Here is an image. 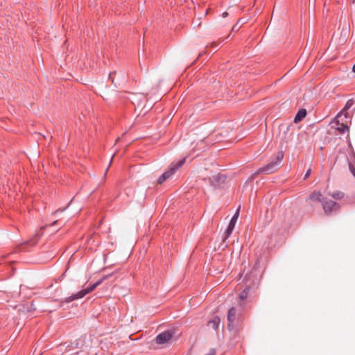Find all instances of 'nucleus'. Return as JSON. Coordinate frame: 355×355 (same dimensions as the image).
Returning <instances> with one entry per match:
<instances>
[{
    "instance_id": "f257e3e1",
    "label": "nucleus",
    "mask_w": 355,
    "mask_h": 355,
    "mask_svg": "<svg viewBox=\"0 0 355 355\" xmlns=\"http://www.w3.org/2000/svg\"><path fill=\"white\" fill-rule=\"evenodd\" d=\"M111 275H104L98 281H97L96 283L91 285L89 287H87L86 288H84L80 291H78L76 294H73L72 295L69 296V297H67L64 302L66 303L71 302L75 300L81 299L84 296H85L87 294L92 292L97 286L101 285L107 278H108Z\"/></svg>"
},
{
    "instance_id": "f03ea898",
    "label": "nucleus",
    "mask_w": 355,
    "mask_h": 355,
    "mask_svg": "<svg viewBox=\"0 0 355 355\" xmlns=\"http://www.w3.org/2000/svg\"><path fill=\"white\" fill-rule=\"evenodd\" d=\"M185 159H182L181 160H179L175 164H172L170 166V168L165 171L162 175L159 177L157 179V183L161 184L164 182H165L167 179H168L171 175H173L175 171L179 169L184 163Z\"/></svg>"
},
{
    "instance_id": "7ed1b4c3",
    "label": "nucleus",
    "mask_w": 355,
    "mask_h": 355,
    "mask_svg": "<svg viewBox=\"0 0 355 355\" xmlns=\"http://www.w3.org/2000/svg\"><path fill=\"white\" fill-rule=\"evenodd\" d=\"M322 205L323 210L327 215H331V214L338 211L340 208V205L338 202L332 200H327L325 198L322 201Z\"/></svg>"
},
{
    "instance_id": "20e7f679",
    "label": "nucleus",
    "mask_w": 355,
    "mask_h": 355,
    "mask_svg": "<svg viewBox=\"0 0 355 355\" xmlns=\"http://www.w3.org/2000/svg\"><path fill=\"white\" fill-rule=\"evenodd\" d=\"M278 164L277 162L272 161L271 162L268 163L263 167H261L259 168L257 172L254 173V175H258L260 173L263 174H270L273 172H275L278 168Z\"/></svg>"
},
{
    "instance_id": "39448f33",
    "label": "nucleus",
    "mask_w": 355,
    "mask_h": 355,
    "mask_svg": "<svg viewBox=\"0 0 355 355\" xmlns=\"http://www.w3.org/2000/svg\"><path fill=\"white\" fill-rule=\"evenodd\" d=\"M173 337V334L170 331H165L158 334L155 338V342L158 345H163L168 343Z\"/></svg>"
},
{
    "instance_id": "423d86ee",
    "label": "nucleus",
    "mask_w": 355,
    "mask_h": 355,
    "mask_svg": "<svg viewBox=\"0 0 355 355\" xmlns=\"http://www.w3.org/2000/svg\"><path fill=\"white\" fill-rule=\"evenodd\" d=\"M239 208L237 209L235 214L233 216V217L232 218V219L230 220V221L229 223V225L224 233L225 234L224 240H226L231 235V234L235 227V224H236V220L239 217Z\"/></svg>"
},
{
    "instance_id": "0eeeda50",
    "label": "nucleus",
    "mask_w": 355,
    "mask_h": 355,
    "mask_svg": "<svg viewBox=\"0 0 355 355\" xmlns=\"http://www.w3.org/2000/svg\"><path fill=\"white\" fill-rule=\"evenodd\" d=\"M236 318V310L234 307H231L227 313L228 328L233 327Z\"/></svg>"
},
{
    "instance_id": "6e6552de",
    "label": "nucleus",
    "mask_w": 355,
    "mask_h": 355,
    "mask_svg": "<svg viewBox=\"0 0 355 355\" xmlns=\"http://www.w3.org/2000/svg\"><path fill=\"white\" fill-rule=\"evenodd\" d=\"M349 116H345V122H341L339 125H337V130L340 134H344L346 132L349 131V125L348 123L350 122Z\"/></svg>"
},
{
    "instance_id": "1a4fd4ad",
    "label": "nucleus",
    "mask_w": 355,
    "mask_h": 355,
    "mask_svg": "<svg viewBox=\"0 0 355 355\" xmlns=\"http://www.w3.org/2000/svg\"><path fill=\"white\" fill-rule=\"evenodd\" d=\"M309 199L313 202H320L322 203L324 198L322 197L320 191H314L310 194Z\"/></svg>"
},
{
    "instance_id": "9d476101",
    "label": "nucleus",
    "mask_w": 355,
    "mask_h": 355,
    "mask_svg": "<svg viewBox=\"0 0 355 355\" xmlns=\"http://www.w3.org/2000/svg\"><path fill=\"white\" fill-rule=\"evenodd\" d=\"M220 322V319L218 316H215L211 320L209 321L207 325L212 329L217 330Z\"/></svg>"
},
{
    "instance_id": "9b49d317",
    "label": "nucleus",
    "mask_w": 355,
    "mask_h": 355,
    "mask_svg": "<svg viewBox=\"0 0 355 355\" xmlns=\"http://www.w3.org/2000/svg\"><path fill=\"white\" fill-rule=\"evenodd\" d=\"M345 116H349L348 113H345L343 111H340L337 114V116L335 119V123H336V125H339L340 123H341V122H345Z\"/></svg>"
},
{
    "instance_id": "f8f14e48",
    "label": "nucleus",
    "mask_w": 355,
    "mask_h": 355,
    "mask_svg": "<svg viewBox=\"0 0 355 355\" xmlns=\"http://www.w3.org/2000/svg\"><path fill=\"white\" fill-rule=\"evenodd\" d=\"M306 115V111L304 109H302L298 111L297 114L295 116L294 122L297 123L300 121H302Z\"/></svg>"
},
{
    "instance_id": "ddd939ff",
    "label": "nucleus",
    "mask_w": 355,
    "mask_h": 355,
    "mask_svg": "<svg viewBox=\"0 0 355 355\" xmlns=\"http://www.w3.org/2000/svg\"><path fill=\"white\" fill-rule=\"evenodd\" d=\"M249 291H250V287L248 286L243 291H241L240 293L239 296L240 301H239V304L241 306L242 305V302L248 297Z\"/></svg>"
},
{
    "instance_id": "4468645a",
    "label": "nucleus",
    "mask_w": 355,
    "mask_h": 355,
    "mask_svg": "<svg viewBox=\"0 0 355 355\" xmlns=\"http://www.w3.org/2000/svg\"><path fill=\"white\" fill-rule=\"evenodd\" d=\"M329 195L336 200H341L345 197V193L340 191L329 193Z\"/></svg>"
},
{
    "instance_id": "2eb2a0df",
    "label": "nucleus",
    "mask_w": 355,
    "mask_h": 355,
    "mask_svg": "<svg viewBox=\"0 0 355 355\" xmlns=\"http://www.w3.org/2000/svg\"><path fill=\"white\" fill-rule=\"evenodd\" d=\"M354 103H355V101H354V99H352H352H349V100L347 101V103H346V104H345V107H343V109L341 111H343V112H345V113H347V111L349 108H351V107L354 105Z\"/></svg>"
},
{
    "instance_id": "dca6fc26",
    "label": "nucleus",
    "mask_w": 355,
    "mask_h": 355,
    "mask_svg": "<svg viewBox=\"0 0 355 355\" xmlns=\"http://www.w3.org/2000/svg\"><path fill=\"white\" fill-rule=\"evenodd\" d=\"M284 156V152L283 151H279L277 153V157H276V159L274 160V162H277V164L279 165V164L283 159Z\"/></svg>"
},
{
    "instance_id": "f3484780",
    "label": "nucleus",
    "mask_w": 355,
    "mask_h": 355,
    "mask_svg": "<svg viewBox=\"0 0 355 355\" xmlns=\"http://www.w3.org/2000/svg\"><path fill=\"white\" fill-rule=\"evenodd\" d=\"M349 168L351 173L355 178V167H354V166H353L352 164H349Z\"/></svg>"
},
{
    "instance_id": "a211bd4d",
    "label": "nucleus",
    "mask_w": 355,
    "mask_h": 355,
    "mask_svg": "<svg viewBox=\"0 0 355 355\" xmlns=\"http://www.w3.org/2000/svg\"><path fill=\"white\" fill-rule=\"evenodd\" d=\"M311 173V169L309 168L306 172V173L304 175V180L307 179L310 176Z\"/></svg>"
},
{
    "instance_id": "6ab92c4d",
    "label": "nucleus",
    "mask_w": 355,
    "mask_h": 355,
    "mask_svg": "<svg viewBox=\"0 0 355 355\" xmlns=\"http://www.w3.org/2000/svg\"><path fill=\"white\" fill-rule=\"evenodd\" d=\"M220 43L217 42H213L211 44V47H217L218 45H219Z\"/></svg>"
},
{
    "instance_id": "aec40b11",
    "label": "nucleus",
    "mask_w": 355,
    "mask_h": 355,
    "mask_svg": "<svg viewBox=\"0 0 355 355\" xmlns=\"http://www.w3.org/2000/svg\"><path fill=\"white\" fill-rule=\"evenodd\" d=\"M206 355H216V350L214 349H211L209 352Z\"/></svg>"
},
{
    "instance_id": "412c9836",
    "label": "nucleus",
    "mask_w": 355,
    "mask_h": 355,
    "mask_svg": "<svg viewBox=\"0 0 355 355\" xmlns=\"http://www.w3.org/2000/svg\"><path fill=\"white\" fill-rule=\"evenodd\" d=\"M228 16V12H224L223 14H222V17L223 18L226 17Z\"/></svg>"
},
{
    "instance_id": "4be33fe9",
    "label": "nucleus",
    "mask_w": 355,
    "mask_h": 355,
    "mask_svg": "<svg viewBox=\"0 0 355 355\" xmlns=\"http://www.w3.org/2000/svg\"><path fill=\"white\" fill-rule=\"evenodd\" d=\"M352 71H353L354 72H355V64H354V66H353V67H352Z\"/></svg>"
},
{
    "instance_id": "5701e85b",
    "label": "nucleus",
    "mask_w": 355,
    "mask_h": 355,
    "mask_svg": "<svg viewBox=\"0 0 355 355\" xmlns=\"http://www.w3.org/2000/svg\"><path fill=\"white\" fill-rule=\"evenodd\" d=\"M57 221H54L53 223H52V225H55L56 224Z\"/></svg>"
}]
</instances>
